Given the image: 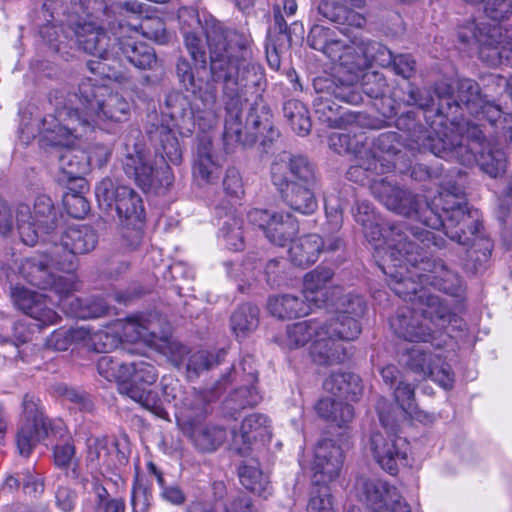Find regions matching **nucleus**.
<instances>
[{
	"mask_svg": "<svg viewBox=\"0 0 512 512\" xmlns=\"http://www.w3.org/2000/svg\"><path fill=\"white\" fill-rule=\"evenodd\" d=\"M402 226H364V236L373 248V257L387 277L389 288L399 298L422 306L424 319L440 328L458 321L457 313L428 286L456 298L465 299L461 277L442 259L431 258L427 249L408 239Z\"/></svg>",
	"mask_w": 512,
	"mask_h": 512,
	"instance_id": "f257e3e1",
	"label": "nucleus"
},
{
	"mask_svg": "<svg viewBox=\"0 0 512 512\" xmlns=\"http://www.w3.org/2000/svg\"><path fill=\"white\" fill-rule=\"evenodd\" d=\"M191 23L183 21L181 31L184 45L194 64L206 68V46L201 36L191 29L201 27L209 49L210 74L215 83L222 85L225 110L224 137L240 141L242 136V111L249 101L257 104L266 87L264 68L254 58L253 39L243 30L227 28L213 16L192 14Z\"/></svg>",
	"mask_w": 512,
	"mask_h": 512,
	"instance_id": "f03ea898",
	"label": "nucleus"
},
{
	"mask_svg": "<svg viewBox=\"0 0 512 512\" xmlns=\"http://www.w3.org/2000/svg\"><path fill=\"white\" fill-rule=\"evenodd\" d=\"M130 103L118 92L111 90L96 78H85L77 93L68 99V103L57 106L51 122H44L45 135L57 145H68L74 138H80L95 127L110 130L115 124L123 123L130 117Z\"/></svg>",
	"mask_w": 512,
	"mask_h": 512,
	"instance_id": "7ed1b4c3",
	"label": "nucleus"
},
{
	"mask_svg": "<svg viewBox=\"0 0 512 512\" xmlns=\"http://www.w3.org/2000/svg\"><path fill=\"white\" fill-rule=\"evenodd\" d=\"M315 411L323 420L344 429L355 415L351 404L330 397L319 399L315 405ZM339 436V443L330 438H324L318 442L312 466V489L307 504L308 512H335L329 484L340 475L344 463L342 445L347 444L349 439L346 430Z\"/></svg>",
	"mask_w": 512,
	"mask_h": 512,
	"instance_id": "20e7f679",
	"label": "nucleus"
},
{
	"mask_svg": "<svg viewBox=\"0 0 512 512\" xmlns=\"http://www.w3.org/2000/svg\"><path fill=\"white\" fill-rule=\"evenodd\" d=\"M485 141L479 125L468 121L458 123L443 136L426 131L415 139L421 149L437 157L456 160L465 166L477 164L483 172L496 178L506 170V155L501 149L485 151Z\"/></svg>",
	"mask_w": 512,
	"mask_h": 512,
	"instance_id": "39448f33",
	"label": "nucleus"
},
{
	"mask_svg": "<svg viewBox=\"0 0 512 512\" xmlns=\"http://www.w3.org/2000/svg\"><path fill=\"white\" fill-rule=\"evenodd\" d=\"M156 135L159 140L157 153L162 163H153L149 153L135 145L122 160L125 174L133 179L144 192H159L168 189L174 182V175L168 162L178 165L182 161V149L175 134L169 128L161 126Z\"/></svg>",
	"mask_w": 512,
	"mask_h": 512,
	"instance_id": "423d86ee",
	"label": "nucleus"
},
{
	"mask_svg": "<svg viewBox=\"0 0 512 512\" xmlns=\"http://www.w3.org/2000/svg\"><path fill=\"white\" fill-rule=\"evenodd\" d=\"M270 172L273 185L294 211L308 215L316 210L317 177L307 157L282 152L273 160Z\"/></svg>",
	"mask_w": 512,
	"mask_h": 512,
	"instance_id": "0eeeda50",
	"label": "nucleus"
},
{
	"mask_svg": "<svg viewBox=\"0 0 512 512\" xmlns=\"http://www.w3.org/2000/svg\"><path fill=\"white\" fill-rule=\"evenodd\" d=\"M431 230L418 232V226L406 228L422 243L424 249L430 246L443 248L446 238L457 244L467 246L466 266L474 272L485 269L490 261L493 242L488 237L479 236L480 226H428Z\"/></svg>",
	"mask_w": 512,
	"mask_h": 512,
	"instance_id": "6e6552de",
	"label": "nucleus"
},
{
	"mask_svg": "<svg viewBox=\"0 0 512 512\" xmlns=\"http://www.w3.org/2000/svg\"><path fill=\"white\" fill-rule=\"evenodd\" d=\"M325 338L312 343L310 356L317 365L330 366L341 364L351 358V353L339 341H354L362 332L361 320L344 313H335V317L322 322Z\"/></svg>",
	"mask_w": 512,
	"mask_h": 512,
	"instance_id": "1a4fd4ad",
	"label": "nucleus"
},
{
	"mask_svg": "<svg viewBox=\"0 0 512 512\" xmlns=\"http://www.w3.org/2000/svg\"><path fill=\"white\" fill-rule=\"evenodd\" d=\"M434 93L438 100L436 110L446 117L456 115L462 108L472 115L483 117L484 106L493 104L483 98L479 84L472 79H460L455 86L440 81L436 83Z\"/></svg>",
	"mask_w": 512,
	"mask_h": 512,
	"instance_id": "9d476101",
	"label": "nucleus"
},
{
	"mask_svg": "<svg viewBox=\"0 0 512 512\" xmlns=\"http://www.w3.org/2000/svg\"><path fill=\"white\" fill-rule=\"evenodd\" d=\"M463 194L462 188L456 184L443 187L433 200V207L424 205V218L418 217L422 224H480L481 214L478 209L462 205L457 199Z\"/></svg>",
	"mask_w": 512,
	"mask_h": 512,
	"instance_id": "9b49d317",
	"label": "nucleus"
},
{
	"mask_svg": "<svg viewBox=\"0 0 512 512\" xmlns=\"http://www.w3.org/2000/svg\"><path fill=\"white\" fill-rule=\"evenodd\" d=\"M329 145L339 154L348 153L354 155L355 165L351 166L347 172L350 179L356 176L357 181H362V176L366 172L381 175L393 167L391 161L382 162L376 158L375 154L371 153L367 137L363 134L333 133L329 137Z\"/></svg>",
	"mask_w": 512,
	"mask_h": 512,
	"instance_id": "f8f14e48",
	"label": "nucleus"
},
{
	"mask_svg": "<svg viewBox=\"0 0 512 512\" xmlns=\"http://www.w3.org/2000/svg\"><path fill=\"white\" fill-rule=\"evenodd\" d=\"M50 261L48 253L27 257L19 266V274L27 283L42 290L53 291L63 301L76 291V278L73 275L69 278L56 277L50 270Z\"/></svg>",
	"mask_w": 512,
	"mask_h": 512,
	"instance_id": "ddd939ff",
	"label": "nucleus"
},
{
	"mask_svg": "<svg viewBox=\"0 0 512 512\" xmlns=\"http://www.w3.org/2000/svg\"><path fill=\"white\" fill-rule=\"evenodd\" d=\"M95 195L99 205L107 208L115 206L121 220L131 223L145 220V209L141 197L132 188L125 185H116L107 177L96 186Z\"/></svg>",
	"mask_w": 512,
	"mask_h": 512,
	"instance_id": "4468645a",
	"label": "nucleus"
},
{
	"mask_svg": "<svg viewBox=\"0 0 512 512\" xmlns=\"http://www.w3.org/2000/svg\"><path fill=\"white\" fill-rule=\"evenodd\" d=\"M369 447L375 462L391 476H396L400 468L411 466L410 442L396 433L372 432Z\"/></svg>",
	"mask_w": 512,
	"mask_h": 512,
	"instance_id": "2eb2a0df",
	"label": "nucleus"
},
{
	"mask_svg": "<svg viewBox=\"0 0 512 512\" xmlns=\"http://www.w3.org/2000/svg\"><path fill=\"white\" fill-rule=\"evenodd\" d=\"M473 36L479 45V57L490 66L512 65V26L474 25Z\"/></svg>",
	"mask_w": 512,
	"mask_h": 512,
	"instance_id": "dca6fc26",
	"label": "nucleus"
},
{
	"mask_svg": "<svg viewBox=\"0 0 512 512\" xmlns=\"http://www.w3.org/2000/svg\"><path fill=\"white\" fill-rule=\"evenodd\" d=\"M137 33V27L131 24H123L119 21L117 29L113 32L116 49L112 60L122 61L126 59L134 67L147 70L153 69L157 64L154 49L142 41H137L133 34Z\"/></svg>",
	"mask_w": 512,
	"mask_h": 512,
	"instance_id": "f3484780",
	"label": "nucleus"
},
{
	"mask_svg": "<svg viewBox=\"0 0 512 512\" xmlns=\"http://www.w3.org/2000/svg\"><path fill=\"white\" fill-rule=\"evenodd\" d=\"M69 30L76 37L77 43L83 51L97 58L112 60L116 49L114 35L112 37L93 20L70 23ZM114 30H112V33Z\"/></svg>",
	"mask_w": 512,
	"mask_h": 512,
	"instance_id": "a211bd4d",
	"label": "nucleus"
},
{
	"mask_svg": "<svg viewBox=\"0 0 512 512\" xmlns=\"http://www.w3.org/2000/svg\"><path fill=\"white\" fill-rule=\"evenodd\" d=\"M334 271L328 267L317 266L307 272L303 279V296L310 308L330 306L336 296L341 294L342 287L330 286Z\"/></svg>",
	"mask_w": 512,
	"mask_h": 512,
	"instance_id": "6ab92c4d",
	"label": "nucleus"
},
{
	"mask_svg": "<svg viewBox=\"0 0 512 512\" xmlns=\"http://www.w3.org/2000/svg\"><path fill=\"white\" fill-rule=\"evenodd\" d=\"M403 356L405 366L413 373L430 378L445 388L452 386L454 374L449 367L440 365L441 358L438 355L414 346L406 349Z\"/></svg>",
	"mask_w": 512,
	"mask_h": 512,
	"instance_id": "aec40b11",
	"label": "nucleus"
},
{
	"mask_svg": "<svg viewBox=\"0 0 512 512\" xmlns=\"http://www.w3.org/2000/svg\"><path fill=\"white\" fill-rule=\"evenodd\" d=\"M389 325L397 338L407 342L428 343L436 338V330L425 325L422 314L410 307L398 308Z\"/></svg>",
	"mask_w": 512,
	"mask_h": 512,
	"instance_id": "412c9836",
	"label": "nucleus"
},
{
	"mask_svg": "<svg viewBox=\"0 0 512 512\" xmlns=\"http://www.w3.org/2000/svg\"><path fill=\"white\" fill-rule=\"evenodd\" d=\"M372 194L383 203L389 210L407 217L413 214L419 215L420 210L424 213V206L421 207L415 195L403 190L386 178H376L370 183Z\"/></svg>",
	"mask_w": 512,
	"mask_h": 512,
	"instance_id": "4be33fe9",
	"label": "nucleus"
},
{
	"mask_svg": "<svg viewBox=\"0 0 512 512\" xmlns=\"http://www.w3.org/2000/svg\"><path fill=\"white\" fill-rule=\"evenodd\" d=\"M51 117H55V114L43 118L41 133L47 143L52 146H58L57 144L49 141L45 135V120H47L52 127L54 125L57 126V122H51ZM55 130L58 131V128L56 127ZM76 139L77 138H74L71 143L64 145L66 148L59 155V168L64 175L68 186L73 185L80 190H88L87 181L83 177V175L88 171V157L83 151L70 148ZM61 146H63V144Z\"/></svg>",
	"mask_w": 512,
	"mask_h": 512,
	"instance_id": "5701e85b",
	"label": "nucleus"
},
{
	"mask_svg": "<svg viewBox=\"0 0 512 512\" xmlns=\"http://www.w3.org/2000/svg\"><path fill=\"white\" fill-rule=\"evenodd\" d=\"M14 305L24 314L40 322L42 325H54L61 317L50 306L48 296L24 286H15L11 291Z\"/></svg>",
	"mask_w": 512,
	"mask_h": 512,
	"instance_id": "b1692460",
	"label": "nucleus"
},
{
	"mask_svg": "<svg viewBox=\"0 0 512 512\" xmlns=\"http://www.w3.org/2000/svg\"><path fill=\"white\" fill-rule=\"evenodd\" d=\"M341 244L342 240L339 237L333 238L325 244L320 235L306 234L292 242L288 251L289 258L293 265L307 268L317 261L324 248L328 251H336Z\"/></svg>",
	"mask_w": 512,
	"mask_h": 512,
	"instance_id": "393cba45",
	"label": "nucleus"
},
{
	"mask_svg": "<svg viewBox=\"0 0 512 512\" xmlns=\"http://www.w3.org/2000/svg\"><path fill=\"white\" fill-rule=\"evenodd\" d=\"M183 430L193 446L204 453L216 451L228 436L226 427L213 423L203 424L194 419L188 420Z\"/></svg>",
	"mask_w": 512,
	"mask_h": 512,
	"instance_id": "a878e982",
	"label": "nucleus"
},
{
	"mask_svg": "<svg viewBox=\"0 0 512 512\" xmlns=\"http://www.w3.org/2000/svg\"><path fill=\"white\" fill-rule=\"evenodd\" d=\"M269 419L261 413L247 415L241 422L239 433L233 431L232 445L237 455L246 457L252 452V444L259 438L262 439L270 427Z\"/></svg>",
	"mask_w": 512,
	"mask_h": 512,
	"instance_id": "bb28decb",
	"label": "nucleus"
},
{
	"mask_svg": "<svg viewBox=\"0 0 512 512\" xmlns=\"http://www.w3.org/2000/svg\"><path fill=\"white\" fill-rule=\"evenodd\" d=\"M158 371L156 367L143 359L127 363L121 392L130 398H141L143 391L156 383Z\"/></svg>",
	"mask_w": 512,
	"mask_h": 512,
	"instance_id": "cd10ccee",
	"label": "nucleus"
},
{
	"mask_svg": "<svg viewBox=\"0 0 512 512\" xmlns=\"http://www.w3.org/2000/svg\"><path fill=\"white\" fill-rule=\"evenodd\" d=\"M357 495L371 512H386L387 503L397 496V488L379 478H364L357 483Z\"/></svg>",
	"mask_w": 512,
	"mask_h": 512,
	"instance_id": "c85d7f7f",
	"label": "nucleus"
},
{
	"mask_svg": "<svg viewBox=\"0 0 512 512\" xmlns=\"http://www.w3.org/2000/svg\"><path fill=\"white\" fill-rule=\"evenodd\" d=\"M322 322L318 319H308L287 325L285 335L276 338L280 346L287 349H297L305 346L313 338H325L322 332Z\"/></svg>",
	"mask_w": 512,
	"mask_h": 512,
	"instance_id": "c756f323",
	"label": "nucleus"
},
{
	"mask_svg": "<svg viewBox=\"0 0 512 512\" xmlns=\"http://www.w3.org/2000/svg\"><path fill=\"white\" fill-rule=\"evenodd\" d=\"M323 387L335 397L351 402H358L364 391L362 379L352 372H332Z\"/></svg>",
	"mask_w": 512,
	"mask_h": 512,
	"instance_id": "7c9ffc66",
	"label": "nucleus"
},
{
	"mask_svg": "<svg viewBox=\"0 0 512 512\" xmlns=\"http://www.w3.org/2000/svg\"><path fill=\"white\" fill-rule=\"evenodd\" d=\"M124 336L131 342H153L160 339L159 318L152 313H138L126 317Z\"/></svg>",
	"mask_w": 512,
	"mask_h": 512,
	"instance_id": "2f4dec72",
	"label": "nucleus"
},
{
	"mask_svg": "<svg viewBox=\"0 0 512 512\" xmlns=\"http://www.w3.org/2000/svg\"><path fill=\"white\" fill-rule=\"evenodd\" d=\"M62 8V0H47L42 7L43 16L47 23L39 29L42 39L55 51L61 50V45L68 38V34L72 33L69 29L56 24L59 16L58 10Z\"/></svg>",
	"mask_w": 512,
	"mask_h": 512,
	"instance_id": "473e14b6",
	"label": "nucleus"
},
{
	"mask_svg": "<svg viewBox=\"0 0 512 512\" xmlns=\"http://www.w3.org/2000/svg\"><path fill=\"white\" fill-rule=\"evenodd\" d=\"M267 310L277 319L290 320L308 315L311 308L305 299L296 295L278 294L269 296Z\"/></svg>",
	"mask_w": 512,
	"mask_h": 512,
	"instance_id": "72a5a7b5",
	"label": "nucleus"
},
{
	"mask_svg": "<svg viewBox=\"0 0 512 512\" xmlns=\"http://www.w3.org/2000/svg\"><path fill=\"white\" fill-rule=\"evenodd\" d=\"M219 171L220 165L213 151L211 140L200 139L193 160L194 177L204 183H212L219 177Z\"/></svg>",
	"mask_w": 512,
	"mask_h": 512,
	"instance_id": "f704fd0d",
	"label": "nucleus"
},
{
	"mask_svg": "<svg viewBox=\"0 0 512 512\" xmlns=\"http://www.w3.org/2000/svg\"><path fill=\"white\" fill-rule=\"evenodd\" d=\"M98 242L93 226H66L61 235V244L72 254H86L92 251Z\"/></svg>",
	"mask_w": 512,
	"mask_h": 512,
	"instance_id": "c9c22d12",
	"label": "nucleus"
},
{
	"mask_svg": "<svg viewBox=\"0 0 512 512\" xmlns=\"http://www.w3.org/2000/svg\"><path fill=\"white\" fill-rule=\"evenodd\" d=\"M362 43L363 41L340 40L336 48L337 56H331L330 60L346 68L347 72L351 74L367 69L368 60L363 51Z\"/></svg>",
	"mask_w": 512,
	"mask_h": 512,
	"instance_id": "e433bc0d",
	"label": "nucleus"
},
{
	"mask_svg": "<svg viewBox=\"0 0 512 512\" xmlns=\"http://www.w3.org/2000/svg\"><path fill=\"white\" fill-rule=\"evenodd\" d=\"M198 100L201 105L195 103L193 107V117L195 123L202 130L212 128L218 118L217 91L214 87H207L199 91Z\"/></svg>",
	"mask_w": 512,
	"mask_h": 512,
	"instance_id": "4c0bfd02",
	"label": "nucleus"
},
{
	"mask_svg": "<svg viewBox=\"0 0 512 512\" xmlns=\"http://www.w3.org/2000/svg\"><path fill=\"white\" fill-rule=\"evenodd\" d=\"M153 501V484L141 473L139 461L134 465L130 504L134 512H149Z\"/></svg>",
	"mask_w": 512,
	"mask_h": 512,
	"instance_id": "58836bf2",
	"label": "nucleus"
},
{
	"mask_svg": "<svg viewBox=\"0 0 512 512\" xmlns=\"http://www.w3.org/2000/svg\"><path fill=\"white\" fill-rule=\"evenodd\" d=\"M260 310L257 305L243 303L237 307L230 317V326L237 338H245L255 331L259 325Z\"/></svg>",
	"mask_w": 512,
	"mask_h": 512,
	"instance_id": "ea45409f",
	"label": "nucleus"
},
{
	"mask_svg": "<svg viewBox=\"0 0 512 512\" xmlns=\"http://www.w3.org/2000/svg\"><path fill=\"white\" fill-rule=\"evenodd\" d=\"M83 329L87 334L84 335L81 343L91 351L106 355L120 343L119 335L110 326L98 330L90 326L83 327Z\"/></svg>",
	"mask_w": 512,
	"mask_h": 512,
	"instance_id": "a19ab883",
	"label": "nucleus"
},
{
	"mask_svg": "<svg viewBox=\"0 0 512 512\" xmlns=\"http://www.w3.org/2000/svg\"><path fill=\"white\" fill-rule=\"evenodd\" d=\"M320 95L314 100V109L318 119L331 128H341L345 119L340 112V106L332 101V95H327L320 86L315 87Z\"/></svg>",
	"mask_w": 512,
	"mask_h": 512,
	"instance_id": "79ce46f5",
	"label": "nucleus"
},
{
	"mask_svg": "<svg viewBox=\"0 0 512 512\" xmlns=\"http://www.w3.org/2000/svg\"><path fill=\"white\" fill-rule=\"evenodd\" d=\"M315 87L320 86V89L327 95H332L340 102L351 105H358L363 101V95L360 87L349 83H337L331 79H319L314 83Z\"/></svg>",
	"mask_w": 512,
	"mask_h": 512,
	"instance_id": "37998d69",
	"label": "nucleus"
},
{
	"mask_svg": "<svg viewBox=\"0 0 512 512\" xmlns=\"http://www.w3.org/2000/svg\"><path fill=\"white\" fill-rule=\"evenodd\" d=\"M76 448L72 438H68L63 443H58L53 447L54 464L65 472L67 477L78 479L79 463L75 458Z\"/></svg>",
	"mask_w": 512,
	"mask_h": 512,
	"instance_id": "c03bdc74",
	"label": "nucleus"
},
{
	"mask_svg": "<svg viewBox=\"0 0 512 512\" xmlns=\"http://www.w3.org/2000/svg\"><path fill=\"white\" fill-rule=\"evenodd\" d=\"M283 113L295 133L301 136L309 134L312 123L309 111L302 102L295 99L286 101L283 105Z\"/></svg>",
	"mask_w": 512,
	"mask_h": 512,
	"instance_id": "a18cd8bd",
	"label": "nucleus"
},
{
	"mask_svg": "<svg viewBox=\"0 0 512 512\" xmlns=\"http://www.w3.org/2000/svg\"><path fill=\"white\" fill-rule=\"evenodd\" d=\"M330 306L334 308L335 313H344L359 320L363 319L368 310L364 296L355 292L344 293L343 288Z\"/></svg>",
	"mask_w": 512,
	"mask_h": 512,
	"instance_id": "49530a36",
	"label": "nucleus"
},
{
	"mask_svg": "<svg viewBox=\"0 0 512 512\" xmlns=\"http://www.w3.org/2000/svg\"><path fill=\"white\" fill-rule=\"evenodd\" d=\"M318 13L325 19L336 24H355L361 26L364 19L356 12L348 10L335 0H322L318 5Z\"/></svg>",
	"mask_w": 512,
	"mask_h": 512,
	"instance_id": "de8ad7c7",
	"label": "nucleus"
},
{
	"mask_svg": "<svg viewBox=\"0 0 512 512\" xmlns=\"http://www.w3.org/2000/svg\"><path fill=\"white\" fill-rule=\"evenodd\" d=\"M484 119L494 129L496 136L506 143H512V114L504 113L496 104L484 106Z\"/></svg>",
	"mask_w": 512,
	"mask_h": 512,
	"instance_id": "09e8293b",
	"label": "nucleus"
},
{
	"mask_svg": "<svg viewBox=\"0 0 512 512\" xmlns=\"http://www.w3.org/2000/svg\"><path fill=\"white\" fill-rule=\"evenodd\" d=\"M48 427L23 423L16 434V446L20 455L29 457L34 447L48 436Z\"/></svg>",
	"mask_w": 512,
	"mask_h": 512,
	"instance_id": "8fccbe9b",
	"label": "nucleus"
},
{
	"mask_svg": "<svg viewBox=\"0 0 512 512\" xmlns=\"http://www.w3.org/2000/svg\"><path fill=\"white\" fill-rule=\"evenodd\" d=\"M249 376L251 378L252 385L242 386L235 389L227 399L228 407L234 412H238L245 408H252L261 400V396L254 386V383L258 381V373L251 372L249 373Z\"/></svg>",
	"mask_w": 512,
	"mask_h": 512,
	"instance_id": "3c124183",
	"label": "nucleus"
},
{
	"mask_svg": "<svg viewBox=\"0 0 512 512\" xmlns=\"http://www.w3.org/2000/svg\"><path fill=\"white\" fill-rule=\"evenodd\" d=\"M341 39L336 38L335 31L320 25L311 28L307 42L315 50L323 52L329 59L336 57V48Z\"/></svg>",
	"mask_w": 512,
	"mask_h": 512,
	"instance_id": "603ef678",
	"label": "nucleus"
},
{
	"mask_svg": "<svg viewBox=\"0 0 512 512\" xmlns=\"http://www.w3.org/2000/svg\"><path fill=\"white\" fill-rule=\"evenodd\" d=\"M373 147L375 151H371V153L375 154L377 159H380L382 162H386L387 160L391 161L393 164L391 169L392 171L395 168V163L392 158L400 152L401 148L398 134L396 132H386L380 134L373 141ZM386 173H388V171Z\"/></svg>",
	"mask_w": 512,
	"mask_h": 512,
	"instance_id": "864d4df0",
	"label": "nucleus"
},
{
	"mask_svg": "<svg viewBox=\"0 0 512 512\" xmlns=\"http://www.w3.org/2000/svg\"><path fill=\"white\" fill-rule=\"evenodd\" d=\"M71 314L76 318H99L109 312V305L101 297H93L89 300L83 301L80 298H75L71 303Z\"/></svg>",
	"mask_w": 512,
	"mask_h": 512,
	"instance_id": "5fc2aeb1",
	"label": "nucleus"
},
{
	"mask_svg": "<svg viewBox=\"0 0 512 512\" xmlns=\"http://www.w3.org/2000/svg\"><path fill=\"white\" fill-rule=\"evenodd\" d=\"M87 334L83 327L54 330L46 339V346L56 351H66L72 343H81Z\"/></svg>",
	"mask_w": 512,
	"mask_h": 512,
	"instance_id": "6e6d98bb",
	"label": "nucleus"
},
{
	"mask_svg": "<svg viewBox=\"0 0 512 512\" xmlns=\"http://www.w3.org/2000/svg\"><path fill=\"white\" fill-rule=\"evenodd\" d=\"M96 367L101 377L109 382L117 383L121 391L124 374H126L127 370V363H123L117 358L106 354L98 359Z\"/></svg>",
	"mask_w": 512,
	"mask_h": 512,
	"instance_id": "4d7b16f0",
	"label": "nucleus"
},
{
	"mask_svg": "<svg viewBox=\"0 0 512 512\" xmlns=\"http://www.w3.org/2000/svg\"><path fill=\"white\" fill-rule=\"evenodd\" d=\"M50 259V270H53L56 277L69 278L71 275L75 276L77 291L79 289V279L75 273L78 268L77 255L64 249L62 253L50 255Z\"/></svg>",
	"mask_w": 512,
	"mask_h": 512,
	"instance_id": "13d9d810",
	"label": "nucleus"
},
{
	"mask_svg": "<svg viewBox=\"0 0 512 512\" xmlns=\"http://www.w3.org/2000/svg\"><path fill=\"white\" fill-rule=\"evenodd\" d=\"M86 190H80L75 186H67V191L63 196V205L69 216L76 220H82L90 210V206L83 193Z\"/></svg>",
	"mask_w": 512,
	"mask_h": 512,
	"instance_id": "bf43d9fd",
	"label": "nucleus"
},
{
	"mask_svg": "<svg viewBox=\"0 0 512 512\" xmlns=\"http://www.w3.org/2000/svg\"><path fill=\"white\" fill-rule=\"evenodd\" d=\"M22 413L25 424H37V426L49 428L50 421L44 415V407L41 400L34 394L26 393L24 395Z\"/></svg>",
	"mask_w": 512,
	"mask_h": 512,
	"instance_id": "052dcab7",
	"label": "nucleus"
},
{
	"mask_svg": "<svg viewBox=\"0 0 512 512\" xmlns=\"http://www.w3.org/2000/svg\"><path fill=\"white\" fill-rule=\"evenodd\" d=\"M82 13L87 17L107 23L111 30L117 29L111 21L115 14V5H108L106 0H81Z\"/></svg>",
	"mask_w": 512,
	"mask_h": 512,
	"instance_id": "680f3d73",
	"label": "nucleus"
},
{
	"mask_svg": "<svg viewBox=\"0 0 512 512\" xmlns=\"http://www.w3.org/2000/svg\"><path fill=\"white\" fill-rule=\"evenodd\" d=\"M45 325L40 322L29 323L26 321H16L12 328V343L17 348V356L22 361H28L26 355L20 350V346L28 344L33 340L36 331H40Z\"/></svg>",
	"mask_w": 512,
	"mask_h": 512,
	"instance_id": "e2e57ef3",
	"label": "nucleus"
},
{
	"mask_svg": "<svg viewBox=\"0 0 512 512\" xmlns=\"http://www.w3.org/2000/svg\"><path fill=\"white\" fill-rule=\"evenodd\" d=\"M238 477L243 487L253 493L261 494L265 490L267 481L257 466L241 464L238 467Z\"/></svg>",
	"mask_w": 512,
	"mask_h": 512,
	"instance_id": "0e129e2a",
	"label": "nucleus"
},
{
	"mask_svg": "<svg viewBox=\"0 0 512 512\" xmlns=\"http://www.w3.org/2000/svg\"><path fill=\"white\" fill-rule=\"evenodd\" d=\"M110 443L107 436H100L89 439L87 442L86 459L98 466L110 467Z\"/></svg>",
	"mask_w": 512,
	"mask_h": 512,
	"instance_id": "69168bd1",
	"label": "nucleus"
},
{
	"mask_svg": "<svg viewBox=\"0 0 512 512\" xmlns=\"http://www.w3.org/2000/svg\"><path fill=\"white\" fill-rule=\"evenodd\" d=\"M362 48L368 60V68L373 63L383 68L391 66L395 54L383 44L376 41H363Z\"/></svg>",
	"mask_w": 512,
	"mask_h": 512,
	"instance_id": "338daca9",
	"label": "nucleus"
},
{
	"mask_svg": "<svg viewBox=\"0 0 512 512\" xmlns=\"http://www.w3.org/2000/svg\"><path fill=\"white\" fill-rule=\"evenodd\" d=\"M137 30L140 29L142 35L159 44H165L169 41V34L166 25L160 17H146L139 25H135Z\"/></svg>",
	"mask_w": 512,
	"mask_h": 512,
	"instance_id": "774afa93",
	"label": "nucleus"
}]
</instances>
